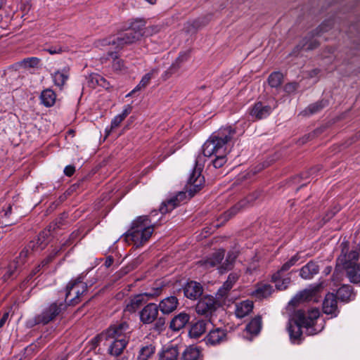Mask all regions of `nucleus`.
Listing matches in <instances>:
<instances>
[{
	"instance_id": "9b49d317",
	"label": "nucleus",
	"mask_w": 360,
	"mask_h": 360,
	"mask_svg": "<svg viewBox=\"0 0 360 360\" xmlns=\"http://www.w3.org/2000/svg\"><path fill=\"white\" fill-rule=\"evenodd\" d=\"M56 226V224L50 225L49 229L47 230H45L42 231L38 236V239L37 242L31 241L27 247L22 250L20 255H19V259L15 262L18 264H22L25 261V259L27 257L30 250H43L46 245V243L45 242L46 238L49 236V235L51 233V229H54Z\"/></svg>"
},
{
	"instance_id": "3c124183",
	"label": "nucleus",
	"mask_w": 360,
	"mask_h": 360,
	"mask_svg": "<svg viewBox=\"0 0 360 360\" xmlns=\"http://www.w3.org/2000/svg\"><path fill=\"white\" fill-rule=\"evenodd\" d=\"M54 255H49L45 259H44L40 264H39L32 272L31 277L35 275L38 271H39L40 269L45 265L48 264L53 258Z\"/></svg>"
},
{
	"instance_id": "412c9836",
	"label": "nucleus",
	"mask_w": 360,
	"mask_h": 360,
	"mask_svg": "<svg viewBox=\"0 0 360 360\" xmlns=\"http://www.w3.org/2000/svg\"><path fill=\"white\" fill-rule=\"evenodd\" d=\"M226 332L225 330L217 328L211 330L206 336L207 345H216L226 340Z\"/></svg>"
},
{
	"instance_id": "de8ad7c7",
	"label": "nucleus",
	"mask_w": 360,
	"mask_h": 360,
	"mask_svg": "<svg viewBox=\"0 0 360 360\" xmlns=\"http://www.w3.org/2000/svg\"><path fill=\"white\" fill-rule=\"evenodd\" d=\"M18 265L19 264L16 263L15 261L9 264L6 270V272L4 274L3 276L4 281H6L12 278L13 276L15 275V271H17Z\"/></svg>"
},
{
	"instance_id": "0eeeda50",
	"label": "nucleus",
	"mask_w": 360,
	"mask_h": 360,
	"mask_svg": "<svg viewBox=\"0 0 360 360\" xmlns=\"http://www.w3.org/2000/svg\"><path fill=\"white\" fill-rule=\"evenodd\" d=\"M87 291V285L79 276L71 280L66 286L65 302L75 305L80 302V297Z\"/></svg>"
},
{
	"instance_id": "a211bd4d",
	"label": "nucleus",
	"mask_w": 360,
	"mask_h": 360,
	"mask_svg": "<svg viewBox=\"0 0 360 360\" xmlns=\"http://www.w3.org/2000/svg\"><path fill=\"white\" fill-rule=\"evenodd\" d=\"M323 311L332 316H337L338 314L337 297L333 293H328L323 302Z\"/></svg>"
},
{
	"instance_id": "39448f33",
	"label": "nucleus",
	"mask_w": 360,
	"mask_h": 360,
	"mask_svg": "<svg viewBox=\"0 0 360 360\" xmlns=\"http://www.w3.org/2000/svg\"><path fill=\"white\" fill-rule=\"evenodd\" d=\"M65 308V305L62 301L52 302L46 307L40 314L37 315L32 320L29 321V324L30 326L37 324H47L54 320Z\"/></svg>"
},
{
	"instance_id": "bf43d9fd",
	"label": "nucleus",
	"mask_w": 360,
	"mask_h": 360,
	"mask_svg": "<svg viewBox=\"0 0 360 360\" xmlns=\"http://www.w3.org/2000/svg\"><path fill=\"white\" fill-rule=\"evenodd\" d=\"M178 70L171 69V66L167 70L164 74L162 75V77L165 80L167 79L170 77L174 73H175Z\"/></svg>"
},
{
	"instance_id": "b1692460",
	"label": "nucleus",
	"mask_w": 360,
	"mask_h": 360,
	"mask_svg": "<svg viewBox=\"0 0 360 360\" xmlns=\"http://www.w3.org/2000/svg\"><path fill=\"white\" fill-rule=\"evenodd\" d=\"M319 271V265L313 261L308 262L300 271V276L306 280L312 278Z\"/></svg>"
},
{
	"instance_id": "4d7b16f0",
	"label": "nucleus",
	"mask_w": 360,
	"mask_h": 360,
	"mask_svg": "<svg viewBox=\"0 0 360 360\" xmlns=\"http://www.w3.org/2000/svg\"><path fill=\"white\" fill-rule=\"evenodd\" d=\"M131 106L130 105H127L124 106L122 113L119 114L124 120L127 117L128 115L131 112Z\"/></svg>"
},
{
	"instance_id": "c756f323",
	"label": "nucleus",
	"mask_w": 360,
	"mask_h": 360,
	"mask_svg": "<svg viewBox=\"0 0 360 360\" xmlns=\"http://www.w3.org/2000/svg\"><path fill=\"white\" fill-rule=\"evenodd\" d=\"M146 22L142 19H136L131 21L129 26V30L134 33V34H138L139 39L144 36Z\"/></svg>"
},
{
	"instance_id": "0e129e2a",
	"label": "nucleus",
	"mask_w": 360,
	"mask_h": 360,
	"mask_svg": "<svg viewBox=\"0 0 360 360\" xmlns=\"http://www.w3.org/2000/svg\"><path fill=\"white\" fill-rule=\"evenodd\" d=\"M0 224L4 226H7L11 225V223H9L7 220L0 219Z\"/></svg>"
},
{
	"instance_id": "ddd939ff",
	"label": "nucleus",
	"mask_w": 360,
	"mask_h": 360,
	"mask_svg": "<svg viewBox=\"0 0 360 360\" xmlns=\"http://www.w3.org/2000/svg\"><path fill=\"white\" fill-rule=\"evenodd\" d=\"M161 292V288H157L153 290V292H146L139 294L132 297L125 307V311L129 313L135 312L143 304L147 302L146 297H153L158 296Z\"/></svg>"
},
{
	"instance_id": "7ed1b4c3",
	"label": "nucleus",
	"mask_w": 360,
	"mask_h": 360,
	"mask_svg": "<svg viewBox=\"0 0 360 360\" xmlns=\"http://www.w3.org/2000/svg\"><path fill=\"white\" fill-rule=\"evenodd\" d=\"M156 214L158 212L154 210L150 216H140L134 219L130 229L124 235L126 242L133 243L136 247L144 245L154 231L155 223L152 217Z\"/></svg>"
},
{
	"instance_id": "1a4fd4ad",
	"label": "nucleus",
	"mask_w": 360,
	"mask_h": 360,
	"mask_svg": "<svg viewBox=\"0 0 360 360\" xmlns=\"http://www.w3.org/2000/svg\"><path fill=\"white\" fill-rule=\"evenodd\" d=\"M202 157L199 155L197 157L195 164V168L191 173L188 180V192L191 195H193L202 187L204 183V176L201 175V169L203 167Z\"/></svg>"
},
{
	"instance_id": "ea45409f",
	"label": "nucleus",
	"mask_w": 360,
	"mask_h": 360,
	"mask_svg": "<svg viewBox=\"0 0 360 360\" xmlns=\"http://www.w3.org/2000/svg\"><path fill=\"white\" fill-rule=\"evenodd\" d=\"M273 287L269 284H261L254 291V295L258 298H264L269 296L273 292Z\"/></svg>"
},
{
	"instance_id": "a878e982",
	"label": "nucleus",
	"mask_w": 360,
	"mask_h": 360,
	"mask_svg": "<svg viewBox=\"0 0 360 360\" xmlns=\"http://www.w3.org/2000/svg\"><path fill=\"white\" fill-rule=\"evenodd\" d=\"M105 341L109 342L110 343V354L114 356H118L122 352L126 345H127L129 340H127V339H120L110 340Z\"/></svg>"
},
{
	"instance_id": "c03bdc74",
	"label": "nucleus",
	"mask_w": 360,
	"mask_h": 360,
	"mask_svg": "<svg viewBox=\"0 0 360 360\" xmlns=\"http://www.w3.org/2000/svg\"><path fill=\"white\" fill-rule=\"evenodd\" d=\"M188 58V52L180 53L175 61L171 65V69L179 70L181 68V64L186 61Z\"/></svg>"
},
{
	"instance_id": "680f3d73",
	"label": "nucleus",
	"mask_w": 360,
	"mask_h": 360,
	"mask_svg": "<svg viewBox=\"0 0 360 360\" xmlns=\"http://www.w3.org/2000/svg\"><path fill=\"white\" fill-rule=\"evenodd\" d=\"M8 316H9L8 312H6L4 314V315L2 316V317L0 319V328H2L4 326L5 323L7 321Z\"/></svg>"
},
{
	"instance_id": "393cba45",
	"label": "nucleus",
	"mask_w": 360,
	"mask_h": 360,
	"mask_svg": "<svg viewBox=\"0 0 360 360\" xmlns=\"http://www.w3.org/2000/svg\"><path fill=\"white\" fill-rule=\"evenodd\" d=\"M189 319L190 316L188 314L181 312L171 320L169 327L172 330L178 331L184 328Z\"/></svg>"
},
{
	"instance_id": "4be33fe9",
	"label": "nucleus",
	"mask_w": 360,
	"mask_h": 360,
	"mask_svg": "<svg viewBox=\"0 0 360 360\" xmlns=\"http://www.w3.org/2000/svg\"><path fill=\"white\" fill-rule=\"evenodd\" d=\"M186 198V193L179 192L176 195L170 198L167 202H163L160 207V212L162 214H166L173 210L179 203Z\"/></svg>"
},
{
	"instance_id": "79ce46f5",
	"label": "nucleus",
	"mask_w": 360,
	"mask_h": 360,
	"mask_svg": "<svg viewBox=\"0 0 360 360\" xmlns=\"http://www.w3.org/2000/svg\"><path fill=\"white\" fill-rule=\"evenodd\" d=\"M41 60L37 57L26 58L18 63L20 67L25 69L37 68L40 64Z\"/></svg>"
},
{
	"instance_id": "774afa93",
	"label": "nucleus",
	"mask_w": 360,
	"mask_h": 360,
	"mask_svg": "<svg viewBox=\"0 0 360 360\" xmlns=\"http://www.w3.org/2000/svg\"><path fill=\"white\" fill-rule=\"evenodd\" d=\"M158 323H161V324H163L164 323V321L160 318L158 320Z\"/></svg>"
},
{
	"instance_id": "9d476101",
	"label": "nucleus",
	"mask_w": 360,
	"mask_h": 360,
	"mask_svg": "<svg viewBox=\"0 0 360 360\" xmlns=\"http://www.w3.org/2000/svg\"><path fill=\"white\" fill-rule=\"evenodd\" d=\"M276 107L277 102L274 99L258 101L249 109V114L255 120H262L267 117Z\"/></svg>"
},
{
	"instance_id": "aec40b11",
	"label": "nucleus",
	"mask_w": 360,
	"mask_h": 360,
	"mask_svg": "<svg viewBox=\"0 0 360 360\" xmlns=\"http://www.w3.org/2000/svg\"><path fill=\"white\" fill-rule=\"evenodd\" d=\"M178 305L179 300L176 297L169 296L162 300L158 306L163 314H169L176 309Z\"/></svg>"
},
{
	"instance_id": "473e14b6",
	"label": "nucleus",
	"mask_w": 360,
	"mask_h": 360,
	"mask_svg": "<svg viewBox=\"0 0 360 360\" xmlns=\"http://www.w3.org/2000/svg\"><path fill=\"white\" fill-rule=\"evenodd\" d=\"M281 274V271H277L272 275V281L275 283L276 288L280 290H285L290 283V277L282 279Z\"/></svg>"
},
{
	"instance_id": "864d4df0",
	"label": "nucleus",
	"mask_w": 360,
	"mask_h": 360,
	"mask_svg": "<svg viewBox=\"0 0 360 360\" xmlns=\"http://www.w3.org/2000/svg\"><path fill=\"white\" fill-rule=\"evenodd\" d=\"M46 51L49 52L50 54H58L63 51V49L60 46H51L45 49Z\"/></svg>"
},
{
	"instance_id": "423d86ee",
	"label": "nucleus",
	"mask_w": 360,
	"mask_h": 360,
	"mask_svg": "<svg viewBox=\"0 0 360 360\" xmlns=\"http://www.w3.org/2000/svg\"><path fill=\"white\" fill-rule=\"evenodd\" d=\"M130 330L129 325L125 321L111 325L105 332L95 338L97 342L103 340L127 339L129 340Z\"/></svg>"
},
{
	"instance_id": "5701e85b",
	"label": "nucleus",
	"mask_w": 360,
	"mask_h": 360,
	"mask_svg": "<svg viewBox=\"0 0 360 360\" xmlns=\"http://www.w3.org/2000/svg\"><path fill=\"white\" fill-rule=\"evenodd\" d=\"M259 196L258 193H254L250 196H248L245 199H243L238 204L233 206L229 210L225 212L226 217L228 218L231 217L232 216L236 214V213L243 207L246 206L248 204L252 203L254 200H255Z\"/></svg>"
},
{
	"instance_id": "8fccbe9b",
	"label": "nucleus",
	"mask_w": 360,
	"mask_h": 360,
	"mask_svg": "<svg viewBox=\"0 0 360 360\" xmlns=\"http://www.w3.org/2000/svg\"><path fill=\"white\" fill-rule=\"evenodd\" d=\"M161 30V26L160 25H152L149 26L148 27H145L144 29V36L145 37H150L155 34L158 33Z\"/></svg>"
},
{
	"instance_id": "69168bd1",
	"label": "nucleus",
	"mask_w": 360,
	"mask_h": 360,
	"mask_svg": "<svg viewBox=\"0 0 360 360\" xmlns=\"http://www.w3.org/2000/svg\"><path fill=\"white\" fill-rule=\"evenodd\" d=\"M109 56L112 58V59H116L117 58V53L116 52H110L109 53Z\"/></svg>"
},
{
	"instance_id": "7c9ffc66",
	"label": "nucleus",
	"mask_w": 360,
	"mask_h": 360,
	"mask_svg": "<svg viewBox=\"0 0 360 360\" xmlns=\"http://www.w3.org/2000/svg\"><path fill=\"white\" fill-rule=\"evenodd\" d=\"M40 99L44 105L51 107L56 102V95L53 91L47 89L41 92Z\"/></svg>"
},
{
	"instance_id": "6e6552de",
	"label": "nucleus",
	"mask_w": 360,
	"mask_h": 360,
	"mask_svg": "<svg viewBox=\"0 0 360 360\" xmlns=\"http://www.w3.org/2000/svg\"><path fill=\"white\" fill-rule=\"evenodd\" d=\"M139 40L138 34H134L129 29L125 32H121L116 37L99 39L96 41V47H102L113 45L116 49H122L125 45H129Z\"/></svg>"
},
{
	"instance_id": "c85d7f7f",
	"label": "nucleus",
	"mask_w": 360,
	"mask_h": 360,
	"mask_svg": "<svg viewBox=\"0 0 360 360\" xmlns=\"http://www.w3.org/2000/svg\"><path fill=\"white\" fill-rule=\"evenodd\" d=\"M207 321L200 320L193 324L189 330L191 338H198L201 336L206 330Z\"/></svg>"
},
{
	"instance_id": "f3484780",
	"label": "nucleus",
	"mask_w": 360,
	"mask_h": 360,
	"mask_svg": "<svg viewBox=\"0 0 360 360\" xmlns=\"http://www.w3.org/2000/svg\"><path fill=\"white\" fill-rule=\"evenodd\" d=\"M238 278L237 273H231L229 275L227 280L223 285L218 290L216 297L219 302H224L229 291L232 288L233 284Z\"/></svg>"
},
{
	"instance_id": "bb28decb",
	"label": "nucleus",
	"mask_w": 360,
	"mask_h": 360,
	"mask_svg": "<svg viewBox=\"0 0 360 360\" xmlns=\"http://www.w3.org/2000/svg\"><path fill=\"white\" fill-rule=\"evenodd\" d=\"M253 309V302L250 300H245L236 304L235 314L238 318H243L252 311Z\"/></svg>"
},
{
	"instance_id": "2eb2a0df",
	"label": "nucleus",
	"mask_w": 360,
	"mask_h": 360,
	"mask_svg": "<svg viewBox=\"0 0 360 360\" xmlns=\"http://www.w3.org/2000/svg\"><path fill=\"white\" fill-rule=\"evenodd\" d=\"M158 306L155 303H149L140 311V320L144 324L152 323L158 316Z\"/></svg>"
},
{
	"instance_id": "09e8293b",
	"label": "nucleus",
	"mask_w": 360,
	"mask_h": 360,
	"mask_svg": "<svg viewBox=\"0 0 360 360\" xmlns=\"http://www.w3.org/2000/svg\"><path fill=\"white\" fill-rule=\"evenodd\" d=\"M91 77L92 82H95L98 86H101L105 89L109 87V86H110L109 83L101 75H98V74H94Z\"/></svg>"
},
{
	"instance_id": "4468645a",
	"label": "nucleus",
	"mask_w": 360,
	"mask_h": 360,
	"mask_svg": "<svg viewBox=\"0 0 360 360\" xmlns=\"http://www.w3.org/2000/svg\"><path fill=\"white\" fill-rule=\"evenodd\" d=\"M320 285H315L297 293L290 302L289 304L296 305L302 302L314 301L317 302L318 292Z\"/></svg>"
},
{
	"instance_id": "f8f14e48",
	"label": "nucleus",
	"mask_w": 360,
	"mask_h": 360,
	"mask_svg": "<svg viewBox=\"0 0 360 360\" xmlns=\"http://www.w3.org/2000/svg\"><path fill=\"white\" fill-rule=\"evenodd\" d=\"M340 246L342 250L337 260L338 264L342 265L345 269L358 264L359 252L356 250L349 251V243L347 241L342 242Z\"/></svg>"
},
{
	"instance_id": "13d9d810",
	"label": "nucleus",
	"mask_w": 360,
	"mask_h": 360,
	"mask_svg": "<svg viewBox=\"0 0 360 360\" xmlns=\"http://www.w3.org/2000/svg\"><path fill=\"white\" fill-rule=\"evenodd\" d=\"M297 89V84L295 83H289L287 84L285 87L284 90L285 92L290 94L293 91H295Z\"/></svg>"
},
{
	"instance_id": "20e7f679",
	"label": "nucleus",
	"mask_w": 360,
	"mask_h": 360,
	"mask_svg": "<svg viewBox=\"0 0 360 360\" xmlns=\"http://www.w3.org/2000/svg\"><path fill=\"white\" fill-rule=\"evenodd\" d=\"M224 250L222 249L218 250L210 257L205 260L200 261L199 264L205 269L217 266L219 272L220 274H224L232 269L233 263L238 256L236 252H229L225 261L220 266H218L224 257Z\"/></svg>"
},
{
	"instance_id": "72a5a7b5",
	"label": "nucleus",
	"mask_w": 360,
	"mask_h": 360,
	"mask_svg": "<svg viewBox=\"0 0 360 360\" xmlns=\"http://www.w3.org/2000/svg\"><path fill=\"white\" fill-rule=\"evenodd\" d=\"M338 297L343 302H348L354 298V294L352 291V286L344 285L340 288L337 292Z\"/></svg>"
},
{
	"instance_id": "e433bc0d",
	"label": "nucleus",
	"mask_w": 360,
	"mask_h": 360,
	"mask_svg": "<svg viewBox=\"0 0 360 360\" xmlns=\"http://www.w3.org/2000/svg\"><path fill=\"white\" fill-rule=\"evenodd\" d=\"M328 105V101H320L316 103H312L309 105L304 110H303L301 113L303 115H310L315 114L322 110L324 107Z\"/></svg>"
},
{
	"instance_id": "cd10ccee",
	"label": "nucleus",
	"mask_w": 360,
	"mask_h": 360,
	"mask_svg": "<svg viewBox=\"0 0 360 360\" xmlns=\"http://www.w3.org/2000/svg\"><path fill=\"white\" fill-rule=\"evenodd\" d=\"M179 354L176 346H168L159 354V360H176Z\"/></svg>"
},
{
	"instance_id": "c9c22d12",
	"label": "nucleus",
	"mask_w": 360,
	"mask_h": 360,
	"mask_svg": "<svg viewBox=\"0 0 360 360\" xmlns=\"http://www.w3.org/2000/svg\"><path fill=\"white\" fill-rule=\"evenodd\" d=\"M201 352L200 350L194 346L187 347L182 354L183 360H198Z\"/></svg>"
},
{
	"instance_id": "e2e57ef3",
	"label": "nucleus",
	"mask_w": 360,
	"mask_h": 360,
	"mask_svg": "<svg viewBox=\"0 0 360 360\" xmlns=\"http://www.w3.org/2000/svg\"><path fill=\"white\" fill-rule=\"evenodd\" d=\"M321 169V167L320 166H317L314 168H311L309 171V173L311 175L315 174L316 172L319 171Z\"/></svg>"
},
{
	"instance_id": "a19ab883",
	"label": "nucleus",
	"mask_w": 360,
	"mask_h": 360,
	"mask_svg": "<svg viewBox=\"0 0 360 360\" xmlns=\"http://www.w3.org/2000/svg\"><path fill=\"white\" fill-rule=\"evenodd\" d=\"M155 348L153 345H148L143 347L140 351L137 360H150L155 354Z\"/></svg>"
},
{
	"instance_id": "4c0bfd02",
	"label": "nucleus",
	"mask_w": 360,
	"mask_h": 360,
	"mask_svg": "<svg viewBox=\"0 0 360 360\" xmlns=\"http://www.w3.org/2000/svg\"><path fill=\"white\" fill-rule=\"evenodd\" d=\"M262 328V319L260 316H257L252 319L246 326V331L252 335H257Z\"/></svg>"
},
{
	"instance_id": "f257e3e1",
	"label": "nucleus",
	"mask_w": 360,
	"mask_h": 360,
	"mask_svg": "<svg viewBox=\"0 0 360 360\" xmlns=\"http://www.w3.org/2000/svg\"><path fill=\"white\" fill-rule=\"evenodd\" d=\"M236 139V131L234 127L226 126L219 128L203 144V157L214 156L212 165L215 168H220L226 162V155L231 151L230 146Z\"/></svg>"
},
{
	"instance_id": "dca6fc26",
	"label": "nucleus",
	"mask_w": 360,
	"mask_h": 360,
	"mask_svg": "<svg viewBox=\"0 0 360 360\" xmlns=\"http://www.w3.org/2000/svg\"><path fill=\"white\" fill-rule=\"evenodd\" d=\"M216 309V301L212 296H205L201 298L196 307L195 310L198 314L207 315Z\"/></svg>"
},
{
	"instance_id": "6ab92c4d",
	"label": "nucleus",
	"mask_w": 360,
	"mask_h": 360,
	"mask_svg": "<svg viewBox=\"0 0 360 360\" xmlns=\"http://www.w3.org/2000/svg\"><path fill=\"white\" fill-rule=\"evenodd\" d=\"M202 287L200 283L195 281L188 282L184 288L185 296L193 300L198 299L202 294Z\"/></svg>"
},
{
	"instance_id": "603ef678",
	"label": "nucleus",
	"mask_w": 360,
	"mask_h": 360,
	"mask_svg": "<svg viewBox=\"0 0 360 360\" xmlns=\"http://www.w3.org/2000/svg\"><path fill=\"white\" fill-rule=\"evenodd\" d=\"M12 206L9 205L6 210H3L0 212V219L7 220L9 223H11V225L14 223L11 221L8 218L11 214Z\"/></svg>"
},
{
	"instance_id": "052dcab7",
	"label": "nucleus",
	"mask_w": 360,
	"mask_h": 360,
	"mask_svg": "<svg viewBox=\"0 0 360 360\" xmlns=\"http://www.w3.org/2000/svg\"><path fill=\"white\" fill-rule=\"evenodd\" d=\"M75 171V167L72 165H68L64 169V173L68 176H71Z\"/></svg>"
},
{
	"instance_id": "f704fd0d",
	"label": "nucleus",
	"mask_w": 360,
	"mask_h": 360,
	"mask_svg": "<svg viewBox=\"0 0 360 360\" xmlns=\"http://www.w3.org/2000/svg\"><path fill=\"white\" fill-rule=\"evenodd\" d=\"M158 72L157 70L153 69L150 72H148L145 75L143 76L141 81L139 82V84L130 92L129 93L127 96H130L133 94H134L136 91H139L141 89H144L146 86H148L149 84L150 79H152L154 74H156Z\"/></svg>"
},
{
	"instance_id": "338daca9",
	"label": "nucleus",
	"mask_w": 360,
	"mask_h": 360,
	"mask_svg": "<svg viewBox=\"0 0 360 360\" xmlns=\"http://www.w3.org/2000/svg\"><path fill=\"white\" fill-rule=\"evenodd\" d=\"M331 269H332L331 266H328V267H326V268L325 269L324 272H325L326 274H329V273L331 271Z\"/></svg>"
},
{
	"instance_id": "49530a36",
	"label": "nucleus",
	"mask_w": 360,
	"mask_h": 360,
	"mask_svg": "<svg viewBox=\"0 0 360 360\" xmlns=\"http://www.w3.org/2000/svg\"><path fill=\"white\" fill-rule=\"evenodd\" d=\"M299 259L300 256L298 254L295 255L288 261L285 262L278 271H281V273L287 271L291 266H294Z\"/></svg>"
},
{
	"instance_id": "a18cd8bd",
	"label": "nucleus",
	"mask_w": 360,
	"mask_h": 360,
	"mask_svg": "<svg viewBox=\"0 0 360 360\" xmlns=\"http://www.w3.org/2000/svg\"><path fill=\"white\" fill-rule=\"evenodd\" d=\"M204 24L200 19L193 20L188 21L185 25V29L187 32H194L195 30L202 27Z\"/></svg>"
},
{
	"instance_id": "f03ea898",
	"label": "nucleus",
	"mask_w": 360,
	"mask_h": 360,
	"mask_svg": "<svg viewBox=\"0 0 360 360\" xmlns=\"http://www.w3.org/2000/svg\"><path fill=\"white\" fill-rule=\"evenodd\" d=\"M320 316L318 308H312L307 314L302 310H297L292 320L289 321L288 330L290 338L293 343L299 344L302 337V328H305L309 335H314L321 330H316L313 326Z\"/></svg>"
},
{
	"instance_id": "6e6d98bb",
	"label": "nucleus",
	"mask_w": 360,
	"mask_h": 360,
	"mask_svg": "<svg viewBox=\"0 0 360 360\" xmlns=\"http://www.w3.org/2000/svg\"><path fill=\"white\" fill-rule=\"evenodd\" d=\"M124 119L119 115H116L111 121V129L117 127Z\"/></svg>"
},
{
	"instance_id": "2f4dec72",
	"label": "nucleus",
	"mask_w": 360,
	"mask_h": 360,
	"mask_svg": "<svg viewBox=\"0 0 360 360\" xmlns=\"http://www.w3.org/2000/svg\"><path fill=\"white\" fill-rule=\"evenodd\" d=\"M68 77L69 73L66 69L58 70L52 75V78L55 85L58 86L60 89H62L66 81L68 79Z\"/></svg>"
},
{
	"instance_id": "58836bf2",
	"label": "nucleus",
	"mask_w": 360,
	"mask_h": 360,
	"mask_svg": "<svg viewBox=\"0 0 360 360\" xmlns=\"http://www.w3.org/2000/svg\"><path fill=\"white\" fill-rule=\"evenodd\" d=\"M347 271V277L349 281L354 283H360V265L356 264L353 266H349L345 269Z\"/></svg>"
},
{
	"instance_id": "5fc2aeb1",
	"label": "nucleus",
	"mask_w": 360,
	"mask_h": 360,
	"mask_svg": "<svg viewBox=\"0 0 360 360\" xmlns=\"http://www.w3.org/2000/svg\"><path fill=\"white\" fill-rule=\"evenodd\" d=\"M318 46V41L316 39H313L310 41L304 43L302 48L305 50H312Z\"/></svg>"
},
{
	"instance_id": "37998d69",
	"label": "nucleus",
	"mask_w": 360,
	"mask_h": 360,
	"mask_svg": "<svg viewBox=\"0 0 360 360\" xmlns=\"http://www.w3.org/2000/svg\"><path fill=\"white\" fill-rule=\"evenodd\" d=\"M283 75L279 72L271 73L268 78V82L271 87H278L283 81Z\"/></svg>"
}]
</instances>
